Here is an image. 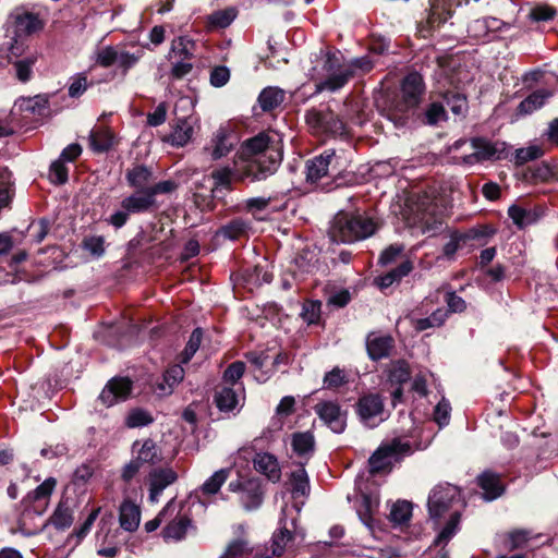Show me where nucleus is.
Instances as JSON below:
<instances>
[{
  "label": "nucleus",
  "instance_id": "nucleus-1",
  "mask_svg": "<svg viewBox=\"0 0 558 558\" xmlns=\"http://www.w3.org/2000/svg\"><path fill=\"white\" fill-rule=\"evenodd\" d=\"M240 157L248 162L247 175L263 180L274 173L282 159L280 141L276 134L259 133L242 144Z\"/></svg>",
  "mask_w": 558,
  "mask_h": 558
},
{
  "label": "nucleus",
  "instance_id": "nucleus-2",
  "mask_svg": "<svg viewBox=\"0 0 558 558\" xmlns=\"http://www.w3.org/2000/svg\"><path fill=\"white\" fill-rule=\"evenodd\" d=\"M380 229V221L367 213H338L329 228L330 240L336 244L364 241Z\"/></svg>",
  "mask_w": 558,
  "mask_h": 558
},
{
  "label": "nucleus",
  "instance_id": "nucleus-3",
  "mask_svg": "<svg viewBox=\"0 0 558 558\" xmlns=\"http://www.w3.org/2000/svg\"><path fill=\"white\" fill-rule=\"evenodd\" d=\"M411 211L413 217L408 218L410 227L418 229L423 234H428V236L446 232L447 227L440 216L439 207L428 194L417 196L416 202L411 207Z\"/></svg>",
  "mask_w": 558,
  "mask_h": 558
},
{
  "label": "nucleus",
  "instance_id": "nucleus-4",
  "mask_svg": "<svg viewBox=\"0 0 558 558\" xmlns=\"http://www.w3.org/2000/svg\"><path fill=\"white\" fill-rule=\"evenodd\" d=\"M423 93V77L418 73L408 74L402 81L401 100L389 113V119L392 120L397 126L404 125L410 112L421 102Z\"/></svg>",
  "mask_w": 558,
  "mask_h": 558
},
{
  "label": "nucleus",
  "instance_id": "nucleus-5",
  "mask_svg": "<svg viewBox=\"0 0 558 558\" xmlns=\"http://www.w3.org/2000/svg\"><path fill=\"white\" fill-rule=\"evenodd\" d=\"M56 485L57 480L54 477H48L22 499V511L19 520L21 529H26L28 521L45 513Z\"/></svg>",
  "mask_w": 558,
  "mask_h": 558
},
{
  "label": "nucleus",
  "instance_id": "nucleus-6",
  "mask_svg": "<svg viewBox=\"0 0 558 558\" xmlns=\"http://www.w3.org/2000/svg\"><path fill=\"white\" fill-rule=\"evenodd\" d=\"M325 78L316 84V90L337 92L353 76L352 65L341 62L336 53H328L323 65Z\"/></svg>",
  "mask_w": 558,
  "mask_h": 558
},
{
  "label": "nucleus",
  "instance_id": "nucleus-7",
  "mask_svg": "<svg viewBox=\"0 0 558 558\" xmlns=\"http://www.w3.org/2000/svg\"><path fill=\"white\" fill-rule=\"evenodd\" d=\"M411 452L412 447L409 441L403 442L400 438H393L390 442L380 445L372 453L368 459V471L375 475L390 470L392 468V458L398 460L399 457L410 454Z\"/></svg>",
  "mask_w": 558,
  "mask_h": 558
},
{
  "label": "nucleus",
  "instance_id": "nucleus-8",
  "mask_svg": "<svg viewBox=\"0 0 558 558\" xmlns=\"http://www.w3.org/2000/svg\"><path fill=\"white\" fill-rule=\"evenodd\" d=\"M460 492L457 486L445 484L435 486L429 493L427 508L429 518L435 524L452 510L453 504L459 500Z\"/></svg>",
  "mask_w": 558,
  "mask_h": 558
},
{
  "label": "nucleus",
  "instance_id": "nucleus-9",
  "mask_svg": "<svg viewBox=\"0 0 558 558\" xmlns=\"http://www.w3.org/2000/svg\"><path fill=\"white\" fill-rule=\"evenodd\" d=\"M305 118L315 134L337 136L345 132L344 122L328 108H313L306 112Z\"/></svg>",
  "mask_w": 558,
  "mask_h": 558
},
{
  "label": "nucleus",
  "instance_id": "nucleus-10",
  "mask_svg": "<svg viewBox=\"0 0 558 558\" xmlns=\"http://www.w3.org/2000/svg\"><path fill=\"white\" fill-rule=\"evenodd\" d=\"M320 253V246H304L300 250L291 260L293 279L304 280L306 275L320 270L323 264L328 268V264L326 262H320L318 257Z\"/></svg>",
  "mask_w": 558,
  "mask_h": 558
},
{
  "label": "nucleus",
  "instance_id": "nucleus-11",
  "mask_svg": "<svg viewBox=\"0 0 558 558\" xmlns=\"http://www.w3.org/2000/svg\"><path fill=\"white\" fill-rule=\"evenodd\" d=\"M338 171L339 161L333 149H327L306 161V181L312 184H316Z\"/></svg>",
  "mask_w": 558,
  "mask_h": 558
},
{
  "label": "nucleus",
  "instance_id": "nucleus-12",
  "mask_svg": "<svg viewBox=\"0 0 558 558\" xmlns=\"http://www.w3.org/2000/svg\"><path fill=\"white\" fill-rule=\"evenodd\" d=\"M354 410L360 422L373 428L378 425L375 418L385 411L384 398L376 392L364 393L355 402Z\"/></svg>",
  "mask_w": 558,
  "mask_h": 558
},
{
  "label": "nucleus",
  "instance_id": "nucleus-13",
  "mask_svg": "<svg viewBox=\"0 0 558 558\" xmlns=\"http://www.w3.org/2000/svg\"><path fill=\"white\" fill-rule=\"evenodd\" d=\"M133 392V381L129 377L116 376L108 380L99 395V400L106 407H112L126 401Z\"/></svg>",
  "mask_w": 558,
  "mask_h": 558
},
{
  "label": "nucleus",
  "instance_id": "nucleus-14",
  "mask_svg": "<svg viewBox=\"0 0 558 558\" xmlns=\"http://www.w3.org/2000/svg\"><path fill=\"white\" fill-rule=\"evenodd\" d=\"M318 417L336 434H341L347 427L348 412L336 401H320L314 407Z\"/></svg>",
  "mask_w": 558,
  "mask_h": 558
},
{
  "label": "nucleus",
  "instance_id": "nucleus-15",
  "mask_svg": "<svg viewBox=\"0 0 558 558\" xmlns=\"http://www.w3.org/2000/svg\"><path fill=\"white\" fill-rule=\"evenodd\" d=\"M475 483L483 490V499L486 501L498 499L507 489L502 482V475L489 469L481 472L476 476Z\"/></svg>",
  "mask_w": 558,
  "mask_h": 558
},
{
  "label": "nucleus",
  "instance_id": "nucleus-16",
  "mask_svg": "<svg viewBox=\"0 0 558 558\" xmlns=\"http://www.w3.org/2000/svg\"><path fill=\"white\" fill-rule=\"evenodd\" d=\"M365 344L369 360L378 362L390 356L395 348V339L390 335L369 332L366 337Z\"/></svg>",
  "mask_w": 558,
  "mask_h": 558
},
{
  "label": "nucleus",
  "instance_id": "nucleus-17",
  "mask_svg": "<svg viewBox=\"0 0 558 558\" xmlns=\"http://www.w3.org/2000/svg\"><path fill=\"white\" fill-rule=\"evenodd\" d=\"M264 500L263 480L259 477L244 478L240 493V501L245 510L251 511L260 507Z\"/></svg>",
  "mask_w": 558,
  "mask_h": 558
},
{
  "label": "nucleus",
  "instance_id": "nucleus-18",
  "mask_svg": "<svg viewBox=\"0 0 558 558\" xmlns=\"http://www.w3.org/2000/svg\"><path fill=\"white\" fill-rule=\"evenodd\" d=\"M121 206L130 214L149 211L157 207L156 198L151 196L148 189H141L132 195L125 197Z\"/></svg>",
  "mask_w": 558,
  "mask_h": 558
},
{
  "label": "nucleus",
  "instance_id": "nucleus-19",
  "mask_svg": "<svg viewBox=\"0 0 558 558\" xmlns=\"http://www.w3.org/2000/svg\"><path fill=\"white\" fill-rule=\"evenodd\" d=\"M74 521V512L71 507V501L68 497L62 496L58 502L54 511L46 521L44 526L52 525L58 531H65Z\"/></svg>",
  "mask_w": 558,
  "mask_h": 558
},
{
  "label": "nucleus",
  "instance_id": "nucleus-20",
  "mask_svg": "<svg viewBox=\"0 0 558 558\" xmlns=\"http://www.w3.org/2000/svg\"><path fill=\"white\" fill-rule=\"evenodd\" d=\"M178 480V474L171 468L155 469L149 473V498L154 500L162 490Z\"/></svg>",
  "mask_w": 558,
  "mask_h": 558
},
{
  "label": "nucleus",
  "instance_id": "nucleus-21",
  "mask_svg": "<svg viewBox=\"0 0 558 558\" xmlns=\"http://www.w3.org/2000/svg\"><path fill=\"white\" fill-rule=\"evenodd\" d=\"M254 469L264 474L270 482L277 483L281 478V470L276 456L269 452L256 453L253 459Z\"/></svg>",
  "mask_w": 558,
  "mask_h": 558
},
{
  "label": "nucleus",
  "instance_id": "nucleus-22",
  "mask_svg": "<svg viewBox=\"0 0 558 558\" xmlns=\"http://www.w3.org/2000/svg\"><path fill=\"white\" fill-rule=\"evenodd\" d=\"M233 147L232 135L226 130L219 129L213 136L210 143L204 148L213 160L227 156Z\"/></svg>",
  "mask_w": 558,
  "mask_h": 558
},
{
  "label": "nucleus",
  "instance_id": "nucleus-23",
  "mask_svg": "<svg viewBox=\"0 0 558 558\" xmlns=\"http://www.w3.org/2000/svg\"><path fill=\"white\" fill-rule=\"evenodd\" d=\"M196 124V119L193 117H186L182 119H178L177 124L173 128V131L168 136L167 141L177 147H182L186 145L194 134V126Z\"/></svg>",
  "mask_w": 558,
  "mask_h": 558
},
{
  "label": "nucleus",
  "instance_id": "nucleus-24",
  "mask_svg": "<svg viewBox=\"0 0 558 558\" xmlns=\"http://www.w3.org/2000/svg\"><path fill=\"white\" fill-rule=\"evenodd\" d=\"M291 447L298 457L304 458L305 462H307L316 449L314 434L310 430L293 433L291 435Z\"/></svg>",
  "mask_w": 558,
  "mask_h": 558
},
{
  "label": "nucleus",
  "instance_id": "nucleus-25",
  "mask_svg": "<svg viewBox=\"0 0 558 558\" xmlns=\"http://www.w3.org/2000/svg\"><path fill=\"white\" fill-rule=\"evenodd\" d=\"M119 522L121 529L128 532L137 530L141 521V509L133 501L126 499L119 508Z\"/></svg>",
  "mask_w": 558,
  "mask_h": 558
},
{
  "label": "nucleus",
  "instance_id": "nucleus-26",
  "mask_svg": "<svg viewBox=\"0 0 558 558\" xmlns=\"http://www.w3.org/2000/svg\"><path fill=\"white\" fill-rule=\"evenodd\" d=\"M471 147L473 153L463 157V162L465 163L489 160L493 159L497 154L495 146L489 141L484 138H473L471 141Z\"/></svg>",
  "mask_w": 558,
  "mask_h": 558
},
{
  "label": "nucleus",
  "instance_id": "nucleus-27",
  "mask_svg": "<svg viewBox=\"0 0 558 558\" xmlns=\"http://www.w3.org/2000/svg\"><path fill=\"white\" fill-rule=\"evenodd\" d=\"M323 303L319 300L305 299L302 303L300 317L307 326L325 327V320L322 317Z\"/></svg>",
  "mask_w": 558,
  "mask_h": 558
},
{
  "label": "nucleus",
  "instance_id": "nucleus-28",
  "mask_svg": "<svg viewBox=\"0 0 558 558\" xmlns=\"http://www.w3.org/2000/svg\"><path fill=\"white\" fill-rule=\"evenodd\" d=\"M14 28L16 37L29 36L43 28V22L36 14L23 13L15 17Z\"/></svg>",
  "mask_w": 558,
  "mask_h": 558
},
{
  "label": "nucleus",
  "instance_id": "nucleus-29",
  "mask_svg": "<svg viewBox=\"0 0 558 558\" xmlns=\"http://www.w3.org/2000/svg\"><path fill=\"white\" fill-rule=\"evenodd\" d=\"M248 229L242 220H233L216 232V241H241L246 239Z\"/></svg>",
  "mask_w": 558,
  "mask_h": 558
},
{
  "label": "nucleus",
  "instance_id": "nucleus-30",
  "mask_svg": "<svg viewBox=\"0 0 558 558\" xmlns=\"http://www.w3.org/2000/svg\"><path fill=\"white\" fill-rule=\"evenodd\" d=\"M214 403L221 412L233 411L238 403V395L232 387H218L215 390Z\"/></svg>",
  "mask_w": 558,
  "mask_h": 558
},
{
  "label": "nucleus",
  "instance_id": "nucleus-31",
  "mask_svg": "<svg viewBox=\"0 0 558 558\" xmlns=\"http://www.w3.org/2000/svg\"><path fill=\"white\" fill-rule=\"evenodd\" d=\"M286 97L283 89L268 86L264 88L258 96V104L263 111H271L279 107Z\"/></svg>",
  "mask_w": 558,
  "mask_h": 558
},
{
  "label": "nucleus",
  "instance_id": "nucleus-32",
  "mask_svg": "<svg viewBox=\"0 0 558 558\" xmlns=\"http://www.w3.org/2000/svg\"><path fill=\"white\" fill-rule=\"evenodd\" d=\"M461 521V512L453 510L449 514V519L445 526L438 533L434 541V546L447 545L448 542L458 533Z\"/></svg>",
  "mask_w": 558,
  "mask_h": 558
},
{
  "label": "nucleus",
  "instance_id": "nucleus-33",
  "mask_svg": "<svg viewBox=\"0 0 558 558\" xmlns=\"http://www.w3.org/2000/svg\"><path fill=\"white\" fill-rule=\"evenodd\" d=\"M89 144L96 153L107 151L113 145V134L106 128L94 129L89 134Z\"/></svg>",
  "mask_w": 558,
  "mask_h": 558
},
{
  "label": "nucleus",
  "instance_id": "nucleus-34",
  "mask_svg": "<svg viewBox=\"0 0 558 558\" xmlns=\"http://www.w3.org/2000/svg\"><path fill=\"white\" fill-rule=\"evenodd\" d=\"M195 43L185 36H180L171 41L169 57L192 60L194 57Z\"/></svg>",
  "mask_w": 558,
  "mask_h": 558
},
{
  "label": "nucleus",
  "instance_id": "nucleus-35",
  "mask_svg": "<svg viewBox=\"0 0 558 558\" xmlns=\"http://www.w3.org/2000/svg\"><path fill=\"white\" fill-rule=\"evenodd\" d=\"M411 379V367L408 361L399 359L392 362L388 371V380L391 385L403 386Z\"/></svg>",
  "mask_w": 558,
  "mask_h": 558
},
{
  "label": "nucleus",
  "instance_id": "nucleus-36",
  "mask_svg": "<svg viewBox=\"0 0 558 558\" xmlns=\"http://www.w3.org/2000/svg\"><path fill=\"white\" fill-rule=\"evenodd\" d=\"M142 464L155 465L161 461V452L157 444L151 439L147 438L142 444V447L137 451L135 457Z\"/></svg>",
  "mask_w": 558,
  "mask_h": 558
},
{
  "label": "nucleus",
  "instance_id": "nucleus-37",
  "mask_svg": "<svg viewBox=\"0 0 558 558\" xmlns=\"http://www.w3.org/2000/svg\"><path fill=\"white\" fill-rule=\"evenodd\" d=\"M306 462H299V469L290 475L292 493L305 496L310 492V478L305 470Z\"/></svg>",
  "mask_w": 558,
  "mask_h": 558
},
{
  "label": "nucleus",
  "instance_id": "nucleus-38",
  "mask_svg": "<svg viewBox=\"0 0 558 558\" xmlns=\"http://www.w3.org/2000/svg\"><path fill=\"white\" fill-rule=\"evenodd\" d=\"M231 470L228 468L216 471L205 483L202 485L201 490L206 496L215 495L219 492L221 486L227 482Z\"/></svg>",
  "mask_w": 558,
  "mask_h": 558
},
{
  "label": "nucleus",
  "instance_id": "nucleus-39",
  "mask_svg": "<svg viewBox=\"0 0 558 558\" xmlns=\"http://www.w3.org/2000/svg\"><path fill=\"white\" fill-rule=\"evenodd\" d=\"M508 215L512 219L513 223L520 228L532 225L538 219L536 211L525 209L519 205L510 206L508 209Z\"/></svg>",
  "mask_w": 558,
  "mask_h": 558
},
{
  "label": "nucleus",
  "instance_id": "nucleus-40",
  "mask_svg": "<svg viewBox=\"0 0 558 558\" xmlns=\"http://www.w3.org/2000/svg\"><path fill=\"white\" fill-rule=\"evenodd\" d=\"M447 319V311L437 308L430 316L425 318L415 319L413 327L417 332L424 331L428 328L440 327Z\"/></svg>",
  "mask_w": 558,
  "mask_h": 558
},
{
  "label": "nucleus",
  "instance_id": "nucleus-41",
  "mask_svg": "<svg viewBox=\"0 0 558 558\" xmlns=\"http://www.w3.org/2000/svg\"><path fill=\"white\" fill-rule=\"evenodd\" d=\"M192 520L187 515H182L178 519L170 521L163 529V536L174 539H182L191 525Z\"/></svg>",
  "mask_w": 558,
  "mask_h": 558
},
{
  "label": "nucleus",
  "instance_id": "nucleus-42",
  "mask_svg": "<svg viewBox=\"0 0 558 558\" xmlns=\"http://www.w3.org/2000/svg\"><path fill=\"white\" fill-rule=\"evenodd\" d=\"M469 1L470 0H432V15L433 17L445 21L454 8L460 7L463 2L468 3Z\"/></svg>",
  "mask_w": 558,
  "mask_h": 558
},
{
  "label": "nucleus",
  "instance_id": "nucleus-43",
  "mask_svg": "<svg viewBox=\"0 0 558 558\" xmlns=\"http://www.w3.org/2000/svg\"><path fill=\"white\" fill-rule=\"evenodd\" d=\"M412 517V504L407 500H398L392 505L389 520L396 524H407Z\"/></svg>",
  "mask_w": 558,
  "mask_h": 558
},
{
  "label": "nucleus",
  "instance_id": "nucleus-44",
  "mask_svg": "<svg viewBox=\"0 0 558 558\" xmlns=\"http://www.w3.org/2000/svg\"><path fill=\"white\" fill-rule=\"evenodd\" d=\"M446 105L450 108L453 114L464 116L468 111L466 97L458 92H447L442 95Z\"/></svg>",
  "mask_w": 558,
  "mask_h": 558
},
{
  "label": "nucleus",
  "instance_id": "nucleus-45",
  "mask_svg": "<svg viewBox=\"0 0 558 558\" xmlns=\"http://www.w3.org/2000/svg\"><path fill=\"white\" fill-rule=\"evenodd\" d=\"M548 97L549 93L537 90L522 100L518 109L523 114L532 113L533 111L539 109Z\"/></svg>",
  "mask_w": 558,
  "mask_h": 558
},
{
  "label": "nucleus",
  "instance_id": "nucleus-46",
  "mask_svg": "<svg viewBox=\"0 0 558 558\" xmlns=\"http://www.w3.org/2000/svg\"><path fill=\"white\" fill-rule=\"evenodd\" d=\"M202 339H203V329L201 327H197L192 331L184 350L180 354V362L182 364H187L192 360L194 354L199 349Z\"/></svg>",
  "mask_w": 558,
  "mask_h": 558
},
{
  "label": "nucleus",
  "instance_id": "nucleus-47",
  "mask_svg": "<svg viewBox=\"0 0 558 558\" xmlns=\"http://www.w3.org/2000/svg\"><path fill=\"white\" fill-rule=\"evenodd\" d=\"M154 422L153 415L141 408H135L130 411L125 418V425L130 428L144 427Z\"/></svg>",
  "mask_w": 558,
  "mask_h": 558
},
{
  "label": "nucleus",
  "instance_id": "nucleus-48",
  "mask_svg": "<svg viewBox=\"0 0 558 558\" xmlns=\"http://www.w3.org/2000/svg\"><path fill=\"white\" fill-rule=\"evenodd\" d=\"M101 508H95L93 509L85 521L81 524L80 527L74 529L73 532L70 534L69 538H76V544H80L90 532L95 521L97 520Z\"/></svg>",
  "mask_w": 558,
  "mask_h": 558
},
{
  "label": "nucleus",
  "instance_id": "nucleus-49",
  "mask_svg": "<svg viewBox=\"0 0 558 558\" xmlns=\"http://www.w3.org/2000/svg\"><path fill=\"white\" fill-rule=\"evenodd\" d=\"M151 172L145 166H136L128 171L126 180L131 186L143 187L150 179Z\"/></svg>",
  "mask_w": 558,
  "mask_h": 558
},
{
  "label": "nucleus",
  "instance_id": "nucleus-50",
  "mask_svg": "<svg viewBox=\"0 0 558 558\" xmlns=\"http://www.w3.org/2000/svg\"><path fill=\"white\" fill-rule=\"evenodd\" d=\"M324 386L328 389H339L349 383V378L344 371L336 366L324 376Z\"/></svg>",
  "mask_w": 558,
  "mask_h": 558
},
{
  "label": "nucleus",
  "instance_id": "nucleus-51",
  "mask_svg": "<svg viewBox=\"0 0 558 558\" xmlns=\"http://www.w3.org/2000/svg\"><path fill=\"white\" fill-rule=\"evenodd\" d=\"M544 155V149L538 145H531L515 150V163L524 165L529 161L538 159Z\"/></svg>",
  "mask_w": 558,
  "mask_h": 558
},
{
  "label": "nucleus",
  "instance_id": "nucleus-52",
  "mask_svg": "<svg viewBox=\"0 0 558 558\" xmlns=\"http://www.w3.org/2000/svg\"><path fill=\"white\" fill-rule=\"evenodd\" d=\"M236 16V11L233 8H228L214 12L209 16V23L213 26L225 28L229 26Z\"/></svg>",
  "mask_w": 558,
  "mask_h": 558
},
{
  "label": "nucleus",
  "instance_id": "nucleus-53",
  "mask_svg": "<svg viewBox=\"0 0 558 558\" xmlns=\"http://www.w3.org/2000/svg\"><path fill=\"white\" fill-rule=\"evenodd\" d=\"M245 363L242 361H234L227 366L223 372L222 379L225 383L234 385L245 372Z\"/></svg>",
  "mask_w": 558,
  "mask_h": 558
},
{
  "label": "nucleus",
  "instance_id": "nucleus-54",
  "mask_svg": "<svg viewBox=\"0 0 558 558\" xmlns=\"http://www.w3.org/2000/svg\"><path fill=\"white\" fill-rule=\"evenodd\" d=\"M119 48L113 46H107L97 51L96 62L102 68H109L114 65L117 62V54Z\"/></svg>",
  "mask_w": 558,
  "mask_h": 558
},
{
  "label": "nucleus",
  "instance_id": "nucleus-55",
  "mask_svg": "<svg viewBox=\"0 0 558 558\" xmlns=\"http://www.w3.org/2000/svg\"><path fill=\"white\" fill-rule=\"evenodd\" d=\"M93 475L94 469L89 464L83 463L74 471L72 484L77 488H83Z\"/></svg>",
  "mask_w": 558,
  "mask_h": 558
},
{
  "label": "nucleus",
  "instance_id": "nucleus-56",
  "mask_svg": "<svg viewBox=\"0 0 558 558\" xmlns=\"http://www.w3.org/2000/svg\"><path fill=\"white\" fill-rule=\"evenodd\" d=\"M68 168L60 159L53 161L50 166L49 179L54 184H63L68 181Z\"/></svg>",
  "mask_w": 558,
  "mask_h": 558
},
{
  "label": "nucleus",
  "instance_id": "nucleus-57",
  "mask_svg": "<svg viewBox=\"0 0 558 558\" xmlns=\"http://www.w3.org/2000/svg\"><path fill=\"white\" fill-rule=\"evenodd\" d=\"M48 233V225L44 221H34L27 228V236L29 242H41Z\"/></svg>",
  "mask_w": 558,
  "mask_h": 558
},
{
  "label": "nucleus",
  "instance_id": "nucleus-58",
  "mask_svg": "<svg viewBox=\"0 0 558 558\" xmlns=\"http://www.w3.org/2000/svg\"><path fill=\"white\" fill-rule=\"evenodd\" d=\"M293 539V534L287 527L280 529L278 532L274 534V554L281 555L287 546V544Z\"/></svg>",
  "mask_w": 558,
  "mask_h": 558
},
{
  "label": "nucleus",
  "instance_id": "nucleus-59",
  "mask_svg": "<svg viewBox=\"0 0 558 558\" xmlns=\"http://www.w3.org/2000/svg\"><path fill=\"white\" fill-rule=\"evenodd\" d=\"M12 247L13 246H0V262L7 259L9 266L15 268L26 259L27 254L25 251L11 254Z\"/></svg>",
  "mask_w": 558,
  "mask_h": 558
},
{
  "label": "nucleus",
  "instance_id": "nucleus-60",
  "mask_svg": "<svg viewBox=\"0 0 558 558\" xmlns=\"http://www.w3.org/2000/svg\"><path fill=\"white\" fill-rule=\"evenodd\" d=\"M450 411V403L445 399L437 403V405L434 409V421L439 425V427L449 424Z\"/></svg>",
  "mask_w": 558,
  "mask_h": 558
},
{
  "label": "nucleus",
  "instance_id": "nucleus-61",
  "mask_svg": "<svg viewBox=\"0 0 558 558\" xmlns=\"http://www.w3.org/2000/svg\"><path fill=\"white\" fill-rule=\"evenodd\" d=\"M10 181L11 173L0 168V209L8 205L10 199Z\"/></svg>",
  "mask_w": 558,
  "mask_h": 558
},
{
  "label": "nucleus",
  "instance_id": "nucleus-62",
  "mask_svg": "<svg viewBox=\"0 0 558 558\" xmlns=\"http://www.w3.org/2000/svg\"><path fill=\"white\" fill-rule=\"evenodd\" d=\"M140 59H141V54H134V53H130L125 50L119 49L118 54H117L116 65H118L120 69H122L123 72L125 73L131 68H133Z\"/></svg>",
  "mask_w": 558,
  "mask_h": 558
},
{
  "label": "nucleus",
  "instance_id": "nucleus-63",
  "mask_svg": "<svg viewBox=\"0 0 558 558\" xmlns=\"http://www.w3.org/2000/svg\"><path fill=\"white\" fill-rule=\"evenodd\" d=\"M426 122L430 125L437 124L439 121L446 119V111L441 104L433 102L428 106L425 112Z\"/></svg>",
  "mask_w": 558,
  "mask_h": 558
},
{
  "label": "nucleus",
  "instance_id": "nucleus-64",
  "mask_svg": "<svg viewBox=\"0 0 558 558\" xmlns=\"http://www.w3.org/2000/svg\"><path fill=\"white\" fill-rule=\"evenodd\" d=\"M230 80V71L225 65H219L210 72V84L215 87L225 86Z\"/></svg>",
  "mask_w": 558,
  "mask_h": 558
}]
</instances>
